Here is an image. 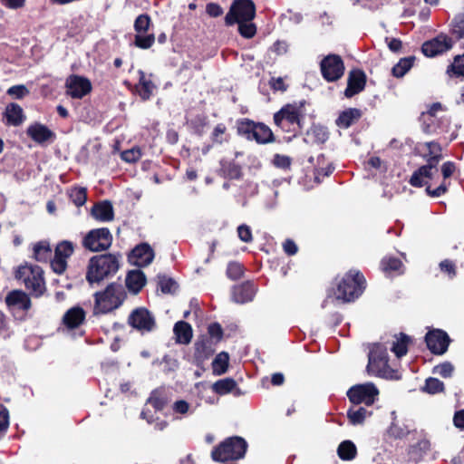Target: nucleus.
<instances>
[{
    "label": "nucleus",
    "instance_id": "f257e3e1",
    "mask_svg": "<svg viewBox=\"0 0 464 464\" xmlns=\"http://www.w3.org/2000/svg\"><path fill=\"white\" fill-rule=\"evenodd\" d=\"M120 257L113 254L97 255L90 258L86 280L91 285H100L114 276L120 269Z\"/></svg>",
    "mask_w": 464,
    "mask_h": 464
},
{
    "label": "nucleus",
    "instance_id": "f03ea898",
    "mask_svg": "<svg viewBox=\"0 0 464 464\" xmlns=\"http://www.w3.org/2000/svg\"><path fill=\"white\" fill-rule=\"evenodd\" d=\"M125 298L123 286L118 283H111L104 290L94 294L93 314H108L119 308Z\"/></svg>",
    "mask_w": 464,
    "mask_h": 464
},
{
    "label": "nucleus",
    "instance_id": "7ed1b4c3",
    "mask_svg": "<svg viewBox=\"0 0 464 464\" xmlns=\"http://www.w3.org/2000/svg\"><path fill=\"white\" fill-rule=\"evenodd\" d=\"M365 288V278L360 271L350 270L339 282L334 292L336 299L347 303L358 298Z\"/></svg>",
    "mask_w": 464,
    "mask_h": 464
},
{
    "label": "nucleus",
    "instance_id": "20e7f679",
    "mask_svg": "<svg viewBox=\"0 0 464 464\" xmlns=\"http://www.w3.org/2000/svg\"><path fill=\"white\" fill-rule=\"evenodd\" d=\"M302 113L301 104H286L274 114V122L283 131L295 134L301 130Z\"/></svg>",
    "mask_w": 464,
    "mask_h": 464
},
{
    "label": "nucleus",
    "instance_id": "39448f33",
    "mask_svg": "<svg viewBox=\"0 0 464 464\" xmlns=\"http://www.w3.org/2000/svg\"><path fill=\"white\" fill-rule=\"evenodd\" d=\"M43 274V269L40 266L24 265L17 269L15 278L22 281L33 295L39 297L45 291Z\"/></svg>",
    "mask_w": 464,
    "mask_h": 464
},
{
    "label": "nucleus",
    "instance_id": "423d86ee",
    "mask_svg": "<svg viewBox=\"0 0 464 464\" xmlns=\"http://www.w3.org/2000/svg\"><path fill=\"white\" fill-rule=\"evenodd\" d=\"M237 133L246 140H255L259 144H266L274 140V134L268 126L248 119H242L237 121Z\"/></svg>",
    "mask_w": 464,
    "mask_h": 464
},
{
    "label": "nucleus",
    "instance_id": "0eeeda50",
    "mask_svg": "<svg viewBox=\"0 0 464 464\" xmlns=\"http://www.w3.org/2000/svg\"><path fill=\"white\" fill-rule=\"evenodd\" d=\"M246 442L240 437H234L226 440L212 451L214 460L226 461L228 459H238L245 455Z\"/></svg>",
    "mask_w": 464,
    "mask_h": 464
},
{
    "label": "nucleus",
    "instance_id": "6e6552de",
    "mask_svg": "<svg viewBox=\"0 0 464 464\" xmlns=\"http://www.w3.org/2000/svg\"><path fill=\"white\" fill-rule=\"evenodd\" d=\"M256 16V5L252 0H234L225 16V23L231 26L237 22H250Z\"/></svg>",
    "mask_w": 464,
    "mask_h": 464
},
{
    "label": "nucleus",
    "instance_id": "1a4fd4ad",
    "mask_svg": "<svg viewBox=\"0 0 464 464\" xmlns=\"http://www.w3.org/2000/svg\"><path fill=\"white\" fill-rule=\"evenodd\" d=\"M388 368L387 348L380 343L373 344L368 355V372L377 376H386Z\"/></svg>",
    "mask_w": 464,
    "mask_h": 464
},
{
    "label": "nucleus",
    "instance_id": "9d476101",
    "mask_svg": "<svg viewBox=\"0 0 464 464\" xmlns=\"http://www.w3.org/2000/svg\"><path fill=\"white\" fill-rule=\"evenodd\" d=\"M347 395L352 403H364L369 406L375 401L379 395V391L373 383L366 382L351 387L347 392Z\"/></svg>",
    "mask_w": 464,
    "mask_h": 464
},
{
    "label": "nucleus",
    "instance_id": "9b49d317",
    "mask_svg": "<svg viewBox=\"0 0 464 464\" xmlns=\"http://www.w3.org/2000/svg\"><path fill=\"white\" fill-rule=\"evenodd\" d=\"M322 75L327 82H335L344 73V64L337 54H329L320 63Z\"/></svg>",
    "mask_w": 464,
    "mask_h": 464
},
{
    "label": "nucleus",
    "instance_id": "f8f14e48",
    "mask_svg": "<svg viewBox=\"0 0 464 464\" xmlns=\"http://www.w3.org/2000/svg\"><path fill=\"white\" fill-rule=\"evenodd\" d=\"M66 93L73 99H82L92 91V83L89 79L72 74L65 82Z\"/></svg>",
    "mask_w": 464,
    "mask_h": 464
},
{
    "label": "nucleus",
    "instance_id": "ddd939ff",
    "mask_svg": "<svg viewBox=\"0 0 464 464\" xmlns=\"http://www.w3.org/2000/svg\"><path fill=\"white\" fill-rule=\"evenodd\" d=\"M128 322L133 328L142 332H150L156 325L154 316L143 307L132 311Z\"/></svg>",
    "mask_w": 464,
    "mask_h": 464
},
{
    "label": "nucleus",
    "instance_id": "4468645a",
    "mask_svg": "<svg viewBox=\"0 0 464 464\" xmlns=\"http://www.w3.org/2000/svg\"><path fill=\"white\" fill-rule=\"evenodd\" d=\"M453 42L450 37L440 34L437 37L425 42L421 50L425 56L434 57L451 49Z\"/></svg>",
    "mask_w": 464,
    "mask_h": 464
},
{
    "label": "nucleus",
    "instance_id": "2eb2a0df",
    "mask_svg": "<svg viewBox=\"0 0 464 464\" xmlns=\"http://www.w3.org/2000/svg\"><path fill=\"white\" fill-rule=\"evenodd\" d=\"M74 246L70 241H63L56 246L51 266L56 274H63L67 266L66 259L73 253Z\"/></svg>",
    "mask_w": 464,
    "mask_h": 464
},
{
    "label": "nucleus",
    "instance_id": "dca6fc26",
    "mask_svg": "<svg viewBox=\"0 0 464 464\" xmlns=\"http://www.w3.org/2000/svg\"><path fill=\"white\" fill-rule=\"evenodd\" d=\"M425 341L428 348L435 354H443L450 343L448 334L441 330L429 332L425 336Z\"/></svg>",
    "mask_w": 464,
    "mask_h": 464
},
{
    "label": "nucleus",
    "instance_id": "f3484780",
    "mask_svg": "<svg viewBox=\"0 0 464 464\" xmlns=\"http://www.w3.org/2000/svg\"><path fill=\"white\" fill-rule=\"evenodd\" d=\"M26 134L34 142L40 145H45L48 142L53 141L55 139V133L47 126L39 122L29 125L26 129Z\"/></svg>",
    "mask_w": 464,
    "mask_h": 464
},
{
    "label": "nucleus",
    "instance_id": "a211bd4d",
    "mask_svg": "<svg viewBox=\"0 0 464 464\" xmlns=\"http://www.w3.org/2000/svg\"><path fill=\"white\" fill-rule=\"evenodd\" d=\"M83 246L92 252H100L108 249L112 244L111 234H86Z\"/></svg>",
    "mask_w": 464,
    "mask_h": 464
},
{
    "label": "nucleus",
    "instance_id": "6ab92c4d",
    "mask_svg": "<svg viewBox=\"0 0 464 464\" xmlns=\"http://www.w3.org/2000/svg\"><path fill=\"white\" fill-rule=\"evenodd\" d=\"M366 83V75L361 70H353L350 72L347 80V88L344 91V95L347 98H352L353 96L361 92Z\"/></svg>",
    "mask_w": 464,
    "mask_h": 464
},
{
    "label": "nucleus",
    "instance_id": "aec40b11",
    "mask_svg": "<svg viewBox=\"0 0 464 464\" xmlns=\"http://www.w3.org/2000/svg\"><path fill=\"white\" fill-rule=\"evenodd\" d=\"M154 259V252L150 245L143 243L137 246L131 252V262L139 266H147Z\"/></svg>",
    "mask_w": 464,
    "mask_h": 464
},
{
    "label": "nucleus",
    "instance_id": "412c9836",
    "mask_svg": "<svg viewBox=\"0 0 464 464\" xmlns=\"http://www.w3.org/2000/svg\"><path fill=\"white\" fill-rule=\"evenodd\" d=\"M436 164L437 163H434L431 160H428L427 165L420 167L412 174L410 179L411 185L413 187H422L426 185L427 179H432L434 174L438 173Z\"/></svg>",
    "mask_w": 464,
    "mask_h": 464
},
{
    "label": "nucleus",
    "instance_id": "4be33fe9",
    "mask_svg": "<svg viewBox=\"0 0 464 464\" xmlns=\"http://www.w3.org/2000/svg\"><path fill=\"white\" fill-rule=\"evenodd\" d=\"M5 304L10 309L27 311L31 308L30 297L22 290H13L5 296Z\"/></svg>",
    "mask_w": 464,
    "mask_h": 464
},
{
    "label": "nucleus",
    "instance_id": "5701e85b",
    "mask_svg": "<svg viewBox=\"0 0 464 464\" xmlns=\"http://www.w3.org/2000/svg\"><path fill=\"white\" fill-rule=\"evenodd\" d=\"M3 117L8 126H20L25 121L23 108L14 102L6 105Z\"/></svg>",
    "mask_w": 464,
    "mask_h": 464
},
{
    "label": "nucleus",
    "instance_id": "b1692460",
    "mask_svg": "<svg viewBox=\"0 0 464 464\" xmlns=\"http://www.w3.org/2000/svg\"><path fill=\"white\" fill-rule=\"evenodd\" d=\"M138 73L140 75V79L139 82L135 86L136 92L143 101L149 100L156 89V86L151 80L152 75L146 74L141 70H140Z\"/></svg>",
    "mask_w": 464,
    "mask_h": 464
},
{
    "label": "nucleus",
    "instance_id": "393cba45",
    "mask_svg": "<svg viewBox=\"0 0 464 464\" xmlns=\"http://www.w3.org/2000/svg\"><path fill=\"white\" fill-rule=\"evenodd\" d=\"M146 282V276L140 269L129 271L125 278L126 287L134 295L138 294L144 287Z\"/></svg>",
    "mask_w": 464,
    "mask_h": 464
},
{
    "label": "nucleus",
    "instance_id": "a878e982",
    "mask_svg": "<svg viewBox=\"0 0 464 464\" xmlns=\"http://www.w3.org/2000/svg\"><path fill=\"white\" fill-rule=\"evenodd\" d=\"M256 288L251 283L237 285L233 289L232 298L236 303L244 304L253 299Z\"/></svg>",
    "mask_w": 464,
    "mask_h": 464
},
{
    "label": "nucleus",
    "instance_id": "bb28decb",
    "mask_svg": "<svg viewBox=\"0 0 464 464\" xmlns=\"http://www.w3.org/2000/svg\"><path fill=\"white\" fill-rule=\"evenodd\" d=\"M362 117V112L359 109L349 108L343 111L335 122L336 125L343 129H347L355 123Z\"/></svg>",
    "mask_w": 464,
    "mask_h": 464
},
{
    "label": "nucleus",
    "instance_id": "cd10ccee",
    "mask_svg": "<svg viewBox=\"0 0 464 464\" xmlns=\"http://www.w3.org/2000/svg\"><path fill=\"white\" fill-rule=\"evenodd\" d=\"M173 332L178 343L188 344L192 339L193 332L189 324L179 321L175 324Z\"/></svg>",
    "mask_w": 464,
    "mask_h": 464
},
{
    "label": "nucleus",
    "instance_id": "c85d7f7f",
    "mask_svg": "<svg viewBox=\"0 0 464 464\" xmlns=\"http://www.w3.org/2000/svg\"><path fill=\"white\" fill-rule=\"evenodd\" d=\"M85 313L82 308L76 306L69 309L63 317V324L70 329L78 327L84 320Z\"/></svg>",
    "mask_w": 464,
    "mask_h": 464
},
{
    "label": "nucleus",
    "instance_id": "c756f323",
    "mask_svg": "<svg viewBox=\"0 0 464 464\" xmlns=\"http://www.w3.org/2000/svg\"><path fill=\"white\" fill-rule=\"evenodd\" d=\"M92 216L101 221H111L113 218V208L111 202L96 203L92 208Z\"/></svg>",
    "mask_w": 464,
    "mask_h": 464
},
{
    "label": "nucleus",
    "instance_id": "7c9ffc66",
    "mask_svg": "<svg viewBox=\"0 0 464 464\" xmlns=\"http://www.w3.org/2000/svg\"><path fill=\"white\" fill-rule=\"evenodd\" d=\"M219 173L227 179H239L241 177V168L233 160H221Z\"/></svg>",
    "mask_w": 464,
    "mask_h": 464
},
{
    "label": "nucleus",
    "instance_id": "2f4dec72",
    "mask_svg": "<svg viewBox=\"0 0 464 464\" xmlns=\"http://www.w3.org/2000/svg\"><path fill=\"white\" fill-rule=\"evenodd\" d=\"M212 389L215 392L224 395L229 392H235V394L238 395L240 393L239 389L237 387V382L232 378H225L222 380L217 381Z\"/></svg>",
    "mask_w": 464,
    "mask_h": 464
},
{
    "label": "nucleus",
    "instance_id": "473e14b6",
    "mask_svg": "<svg viewBox=\"0 0 464 464\" xmlns=\"http://www.w3.org/2000/svg\"><path fill=\"white\" fill-rule=\"evenodd\" d=\"M34 258L38 262H46L51 258L52 249L46 241H41L33 246Z\"/></svg>",
    "mask_w": 464,
    "mask_h": 464
},
{
    "label": "nucleus",
    "instance_id": "72a5a7b5",
    "mask_svg": "<svg viewBox=\"0 0 464 464\" xmlns=\"http://www.w3.org/2000/svg\"><path fill=\"white\" fill-rule=\"evenodd\" d=\"M194 357L198 362H203L209 358L213 353V350L209 344V342L205 339L198 340L195 344Z\"/></svg>",
    "mask_w": 464,
    "mask_h": 464
},
{
    "label": "nucleus",
    "instance_id": "f704fd0d",
    "mask_svg": "<svg viewBox=\"0 0 464 464\" xmlns=\"http://www.w3.org/2000/svg\"><path fill=\"white\" fill-rule=\"evenodd\" d=\"M409 342L410 337L402 333L399 335H395L392 344V351L399 358L405 355L408 352Z\"/></svg>",
    "mask_w": 464,
    "mask_h": 464
},
{
    "label": "nucleus",
    "instance_id": "c9c22d12",
    "mask_svg": "<svg viewBox=\"0 0 464 464\" xmlns=\"http://www.w3.org/2000/svg\"><path fill=\"white\" fill-rule=\"evenodd\" d=\"M229 356L226 352L219 353L212 362L213 373L216 375L224 374L228 368Z\"/></svg>",
    "mask_w": 464,
    "mask_h": 464
},
{
    "label": "nucleus",
    "instance_id": "e433bc0d",
    "mask_svg": "<svg viewBox=\"0 0 464 464\" xmlns=\"http://www.w3.org/2000/svg\"><path fill=\"white\" fill-rule=\"evenodd\" d=\"M356 447L351 440L343 441L337 449L339 458L343 460L353 459L356 456Z\"/></svg>",
    "mask_w": 464,
    "mask_h": 464
},
{
    "label": "nucleus",
    "instance_id": "4c0bfd02",
    "mask_svg": "<svg viewBox=\"0 0 464 464\" xmlns=\"http://www.w3.org/2000/svg\"><path fill=\"white\" fill-rule=\"evenodd\" d=\"M155 43V35L150 33L136 34L134 37V44L140 49H149Z\"/></svg>",
    "mask_w": 464,
    "mask_h": 464
},
{
    "label": "nucleus",
    "instance_id": "58836bf2",
    "mask_svg": "<svg viewBox=\"0 0 464 464\" xmlns=\"http://www.w3.org/2000/svg\"><path fill=\"white\" fill-rule=\"evenodd\" d=\"M148 403L151 404L156 410H162L168 401V397L164 391L155 390L148 399Z\"/></svg>",
    "mask_w": 464,
    "mask_h": 464
},
{
    "label": "nucleus",
    "instance_id": "ea45409f",
    "mask_svg": "<svg viewBox=\"0 0 464 464\" xmlns=\"http://www.w3.org/2000/svg\"><path fill=\"white\" fill-rule=\"evenodd\" d=\"M368 414L369 411L363 407L352 408L348 411L347 417L352 424L359 425L363 423Z\"/></svg>",
    "mask_w": 464,
    "mask_h": 464
},
{
    "label": "nucleus",
    "instance_id": "a19ab883",
    "mask_svg": "<svg viewBox=\"0 0 464 464\" xmlns=\"http://www.w3.org/2000/svg\"><path fill=\"white\" fill-rule=\"evenodd\" d=\"M414 62L413 57L402 58L392 68V74L395 77H402L412 67Z\"/></svg>",
    "mask_w": 464,
    "mask_h": 464
},
{
    "label": "nucleus",
    "instance_id": "79ce46f5",
    "mask_svg": "<svg viewBox=\"0 0 464 464\" xmlns=\"http://www.w3.org/2000/svg\"><path fill=\"white\" fill-rule=\"evenodd\" d=\"M69 198L77 207H82L87 200V190L85 188L75 187L69 191Z\"/></svg>",
    "mask_w": 464,
    "mask_h": 464
},
{
    "label": "nucleus",
    "instance_id": "37998d69",
    "mask_svg": "<svg viewBox=\"0 0 464 464\" xmlns=\"http://www.w3.org/2000/svg\"><path fill=\"white\" fill-rule=\"evenodd\" d=\"M229 135L227 133V127L224 123H218L213 129L211 140L213 143L221 144L227 141Z\"/></svg>",
    "mask_w": 464,
    "mask_h": 464
},
{
    "label": "nucleus",
    "instance_id": "c03bdc74",
    "mask_svg": "<svg viewBox=\"0 0 464 464\" xmlns=\"http://www.w3.org/2000/svg\"><path fill=\"white\" fill-rule=\"evenodd\" d=\"M236 24H238V33L239 34L246 38V39H251L253 38L257 31L256 25L250 22H237Z\"/></svg>",
    "mask_w": 464,
    "mask_h": 464
},
{
    "label": "nucleus",
    "instance_id": "a18cd8bd",
    "mask_svg": "<svg viewBox=\"0 0 464 464\" xmlns=\"http://www.w3.org/2000/svg\"><path fill=\"white\" fill-rule=\"evenodd\" d=\"M150 24H151V19L148 14H142L138 15L134 21V25H133L135 33L136 34L148 33Z\"/></svg>",
    "mask_w": 464,
    "mask_h": 464
},
{
    "label": "nucleus",
    "instance_id": "49530a36",
    "mask_svg": "<svg viewBox=\"0 0 464 464\" xmlns=\"http://www.w3.org/2000/svg\"><path fill=\"white\" fill-rule=\"evenodd\" d=\"M447 72L455 76L464 77V54L454 57L453 63L449 66Z\"/></svg>",
    "mask_w": 464,
    "mask_h": 464
},
{
    "label": "nucleus",
    "instance_id": "de8ad7c7",
    "mask_svg": "<svg viewBox=\"0 0 464 464\" xmlns=\"http://www.w3.org/2000/svg\"><path fill=\"white\" fill-rule=\"evenodd\" d=\"M158 284L162 293L169 294L176 290L177 285L174 280L165 276H158Z\"/></svg>",
    "mask_w": 464,
    "mask_h": 464
},
{
    "label": "nucleus",
    "instance_id": "09e8293b",
    "mask_svg": "<svg viewBox=\"0 0 464 464\" xmlns=\"http://www.w3.org/2000/svg\"><path fill=\"white\" fill-rule=\"evenodd\" d=\"M6 93L14 99L21 100L29 94V90L24 84H17L10 87Z\"/></svg>",
    "mask_w": 464,
    "mask_h": 464
},
{
    "label": "nucleus",
    "instance_id": "8fccbe9b",
    "mask_svg": "<svg viewBox=\"0 0 464 464\" xmlns=\"http://www.w3.org/2000/svg\"><path fill=\"white\" fill-rule=\"evenodd\" d=\"M141 150L138 147L131 148L130 150H124L121 153V159L129 163L136 162L141 157Z\"/></svg>",
    "mask_w": 464,
    "mask_h": 464
},
{
    "label": "nucleus",
    "instance_id": "3c124183",
    "mask_svg": "<svg viewBox=\"0 0 464 464\" xmlns=\"http://www.w3.org/2000/svg\"><path fill=\"white\" fill-rule=\"evenodd\" d=\"M444 384L441 381L436 378H429L426 380L425 391L429 393H437L442 392Z\"/></svg>",
    "mask_w": 464,
    "mask_h": 464
},
{
    "label": "nucleus",
    "instance_id": "603ef678",
    "mask_svg": "<svg viewBox=\"0 0 464 464\" xmlns=\"http://www.w3.org/2000/svg\"><path fill=\"white\" fill-rule=\"evenodd\" d=\"M454 367L450 362H444L434 367L433 372L443 378H449L452 375Z\"/></svg>",
    "mask_w": 464,
    "mask_h": 464
},
{
    "label": "nucleus",
    "instance_id": "864d4df0",
    "mask_svg": "<svg viewBox=\"0 0 464 464\" xmlns=\"http://www.w3.org/2000/svg\"><path fill=\"white\" fill-rule=\"evenodd\" d=\"M382 266L384 271H399L402 263L397 258H384L382 261Z\"/></svg>",
    "mask_w": 464,
    "mask_h": 464
},
{
    "label": "nucleus",
    "instance_id": "5fc2aeb1",
    "mask_svg": "<svg viewBox=\"0 0 464 464\" xmlns=\"http://www.w3.org/2000/svg\"><path fill=\"white\" fill-rule=\"evenodd\" d=\"M308 134L313 135L314 140L318 143H324L328 139V132L323 127L314 126Z\"/></svg>",
    "mask_w": 464,
    "mask_h": 464
},
{
    "label": "nucleus",
    "instance_id": "6e6d98bb",
    "mask_svg": "<svg viewBox=\"0 0 464 464\" xmlns=\"http://www.w3.org/2000/svg\"><path fill=\"white\" fill-rule=\"evenodd\" d=\"M243 274L242 266L239 263L232 262L229 263L227 269V275L231 279H237Z\"/></svg>",
    "mask_w": 464,
    "mask_h": 464
},
{
    "label": "nucleus",
    "instance_id": "4d7b16f0",
    "mask_svg": "<svg viewBox=\"0 0 464 464\" xmlns=\"http://www.w3.org/2000/svg\"><path fill=\"white\" fill-rule=\"evenodd\" d=\"M426 146L428 147V149L430 150V158L429 160H431L434 163H438L439 158L440 156V145L436 142H428L426 144Z\"/></svg>",
    "mask_w": 464,
    "mask_h": 464
},
{
    "label": "nucleus",
    "instance_id": "13d9d810",
    "mask_svg": "<svg viewBox=\"0 0 464 464\" xmlns=\"http://www.w3.org/2000/svg\"><path fill=\"white\" fill-rule=\"evenodd\" d=\"M448 189V184L446 181H443L438 188L432 189L430 186L426 188V191L429 196L433 198H438L446 193Z\"/></svg>",
    "mask_w": 464,
    "mask_h": 464
},
{
    "label": "nucleus",
    "instance_id": "bf43d9fd",
    "mask_svg": "<svg viewBox=\"0 0 464 464\" xmlns=\"http://www.w3.org/2000/svg\"><path fill=\"white\" fill-rule=\"evenodd\" d=\"M206 12L211 17H218L223 14V9L218 4L209 3L206 6Z\"/></svg>",
    "mask_w": 464,
    "mask_h": 464
},
{
    "label": "nucleus",
    "instance_id": "052dcab7",
    "mask_svg": "<svg viewBox=\"0 0 464 464\" xmlns=\"http://www.w3.org/2000/svg\"><path fill=\"white\" fill-rule=\"evenodd\" d=\"M274 164L282 169H288L291 165V160L287 156L277 154L274 158Z\"/></svg>",
    "mask_w": 464,
    "mask_h": 464
},
{
    "label": "nucleus",
    "instance_id": "680f3d73",
    "mask_svg": "<svg viewBox=\"0 0 464 464\" xmlns=\"http://www.w3.org/2000/svg\"><path fill=\"white\" fill-rule=\"evenodd\" d=\"M456 166L451 161H447L443 163L441 167V172L444 179V181L452 176V174L455 172Z\"/></svg>",
    "mask_w": 464,
    "mask_h": 464
},
{
    "label": "nucleus",
    "instance_id": "e2e57ef3",
    "mask_svg": "<svg viewBox=\"0 0 464 464\" xmlns=\"http://www.w3.org/2000/svg\"><path fill=\"white\" fill-rule=\"evenodd\" d=\"M453 31L459 37H464V13L456 19Z\"/></svg>",
    "mask_w": 464,
    "mask_h": 464
},
{
    "label": "nucleus",
    "instance_id": "0e129e2a",
    "mask_svg": "<svg viewBox=\"0 0 464 464\" xmlns=\"http://www.w3.org/2000/svg\"><path fill=\"white\" fill-rule=\"evenodd\" d=\"M270 86L274 91L285 92L286 90V85L281 77L272 78L270 81Z\"/></svg>",
    "mask_w": 464,
    "mask_h": 464
},
{
    "label": "nucleus",
    "instance_id": "69168bd1",
    "mask_svg": "<svg viewBox=\"0 0 464 464\" xmlns=\"http://www.w3.org/2000/svg\"><path fill=\"white\" fill-rule=\"evenodd\" d=\"M440 267L441 271L446 272L450 276L455 275V266L451 261L448 259L441 261L440 263Z\"/></svg>",
    "mask_w": 464,
    "mask_h": 464
},
{
    "label": "nucleus",
    "instance_id": "338daca9",
    "mask_svg": "<svg viewBox=\"0 0 464 464\" xmlns=\"http://www.w3.org/2000/svg\"><path fill=\"white\" fill-rule=\"evenodd\" d=\"M173 409L176 412L185 414L189 409V405L186 401L180 400L174 403Z\"/></svg>",
    "mask_w": 464,
    "mask_h": 464
},
{
    "label": "nucleus",
    "instance_id": "774afa93",
    "mask_svg": "<svg viewBox=\"0 0 464 464\" xmlns=\"http://www.w3.org/2000/svg\"><path fill=\"white\" fill-rule=\"evenodd\" d=\"M453 421L457 428L464 429V410L459 411L455 413Z\"/></svg>",
    "mask_w": 464,
    "mask_h": 464
}]
</instances>
